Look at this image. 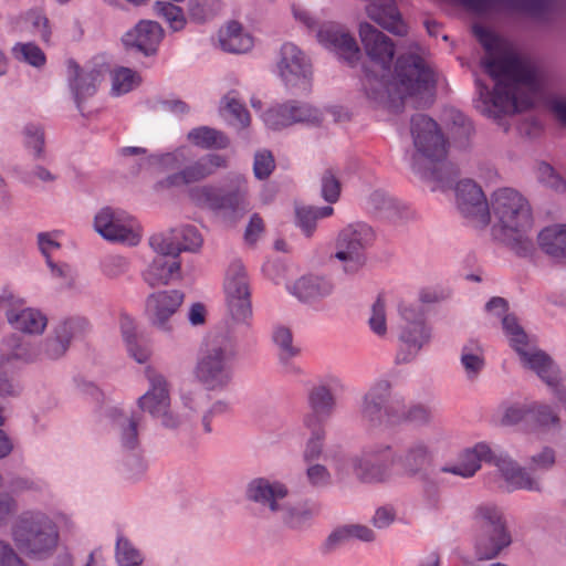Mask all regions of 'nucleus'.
I'll list each match as a JSON object with an SVG mask.
<instances>
[{"label":"nucleus","mask_w":566,"mask_h":566,"mask_svg":"<svg viewBox=\"0 0 566 566\" xmlns=\"http://www.w3.org/2000/svg\"><path fill=\"white\" fill-rule=\"evenodd\" d=\"M219 42L223 51L229 53H245L253 46V39L243 32L241 23L230 21L227 27L220 30Z\"/></svg>","instance_id":"36"},{"label":"nucleus","mask_w":566,"mask_h":566,"mask_svg":"<svg viewBox=\"0 0 566 566\" xmlns=\"http://www.w3.org/2000/svg\"><path fill=\"white\" fill-rule=\"evenodd\" d=\"M280 55L279 74L286 87L307 91L311 84L312 65L304 52L295 44L287 42L281 46Z\"/></svg>","instance_id":"18"},{"label":"nucleus","mask_w":566,"mask_h":566,"mask_svg":"<svg viewBox=\"0 0 566 566\" xmlns=\"http://www.w3.org/2000/svg\"><path fill=\"white\" fill-rule=\"evenodd\" d=\"M150 248L157 253L166 258L178 259L180 249L177 243L165 238L163 234H154L149 239Z\"/></svg>","instance_id":"60"},{"label":"nucleus","mask_w":566,"mask_h":566,"mask_svg":"<svg viewBox=\"0 0 566 566\" xmlns=\"http://www.w3.org/2000/svg\"><path fill=\"white\" fill-rule=\"evenodd\" d=\"M486 73L494 80L514 81L530 84L534 81L533 70L513 52H505L499 57H490L484 62Z\"/></svg>","instance_id":"28"},{"label":"nucleus","mask_w":566,"mask_h":566,"mask_svg":"<svg viewBox=\"0 0 566 566\" xmlns=\"http://www.w3.org/2000/svg\"><path fill=\"white\" fill-rule=\"evenodd\" d=\"M23 145L32 151L34 159H43L45 156V134L42 126L29 123L23 128Z\"/></svg>","instance_id":"47"},{"label":"nucleus","mask_w":566,"mask_h":566,"mask_svg":"<svg viewBox=\"0 0 566 566\" xmlns=\"http://www.w3.org/2000/svg\"><path fill=\"white\" fill-rule=\"evenodd\" d=\"M318 42L326 49L335 52L349 66L356 65L360 50L355 38L340 25L335 23L323 24L317 32Z\"/></svg>","instance_id":"27"},{"label":"nucleus","mask_w":566,"mask_h":566,"mask_svg":"<svg viewBox=\"0 0 566 566\" xmlns=\"http://www.w3.org/2000/svg\"><path fill=\"white\" fill-rule=\"evenodd\" d=\"M115 556L119 566H138L142 563L140 553L122 536L117 538Z\"/></svg>","instance_id":"53"},{"label":"nucleus","mask_w":566,"mask_h":566,"mask_svg":"<svg viewBox=\"0 0 566 566\" xmlns=\"http://www.w3.org/2000/svg\"><path fill=\"white\" fill-rule=\"evenodd\" d=\"M528 407L511 406L506 408L502 417V424L515 426L520 424L523 430H527Z\"/></svg>","instance_id":"64"},{"label":"nucleus","mask_w":566,"mask_h":566,"mask_svg":"<svg viewBox=\"0 0 566 566\" xmlns=\"http://www.w3.org/2000/svg\"><path fill=\"white\" fill-rule=\"evenodd\" d=\"M227 159L218 154H207L195 163L186 166L182 171L186 182L192 184L211 176L218 168H226Z\"/></svg>","instance_id":"39"},{"label":"nucleus","mask_w":566,"mask_h":566,"mask_svg":"<svg viewBox=\"0 0 566 566\" xmlns=\"http://www.w3.org/2000/svg\"><path fill=\"white\" fill-rule=\"evenodd\" d=\"M13 57L22 63L33 67H43L46 63V56L42 49L33 42H18L12 48Z\"/></svg>","instance_id":"45"},{"label":"nucleus","mask_w":566,"mask_h":566,"mask_svg":"<svg viewBox=\"0 0 566 566\" xmlns=\"http://www.w3.org/2000/svg\"><path fill=\"white\" fill-rule=\"evenodd\" d=\"M461 364L469 379H474L485 366L483 349L478 340L469 339L461 349Z\"/></svg>","instance_id":"42"},{"label":"nucleus","mask_w":566,"mask_h":566,"mask_svg":"<svg viewBox=\"0 0 566 566\" xmlns=\"http://www.w3.org/2000/svg\"><path fill=\"white\" fill-rule=\"evenodd\" d=\"M293 336L289 328L277 327L273 333V342L281 349V358L289 359L297 354V349L292 345Z\"/></svg>","instance_id":"61"},{"label":"nucleus","mask_w":566,"mask_h":566,"mask_svg":"<svg viewBox=\"0 0 566 566\" xmlns=\"http://www.w3.org/2000/svg\"><path fill=\"white\" fill-rule=\"evenodd\" d=\"M333 212L334 209L331 206L314 207L295 205L294 223L305 237L311 238L316 230L317 221L332 216Z\"/></svg>","instance_id":"37"},{"label":"nucleus","mask_w":566,"mask_h":566,"mask_svg":"<svg viewBox=\"0 0 566 566\" xmlns=\"http://www.w3.org/2000/svg\"><path fill=\"white\" fill-rule=\"evenodd\" d=\"M307 403L310 412L304 415L303 424L325 427L336 406L331 389L325 385L313 387L308 392Z\"/></svg>","instance_id":"30"},{"label":"nucleus","mask_w":566,"mask_h":566,"mask_svg":"<svg viewBox=\"0 0 566 566\" xmlns=\"http://www.w3.org/2000/svg\"><path fill=\"white\" fill-rule=\"evenodd\" d=\"M395 463V452L391 446L386 443L367 446L360 454L352 458V468L356 479L366 484L390 481Z\"/></svg>","instance_id":"9"},{"label":"nucleus","mask_w":566,"mask_h":566,"mask_svg":"<svg viewBox=\"0 0 566 566\" xmlns=\"http://www.w3.org/2000/svg\"><path fill=\"white\" fill-rule=\"evenodd\" d=\"M387 411L391 416V424L402 421H409L415 424H427L432 417L431 410L421 403L413 405L406 409L401 397H398L397 406H390Z\"/></svg>","instance_id":"40"},{"label":"nucleus","mask_w":566,"mask_h":566,"mask_svg":"<svg viewBox=\"0 0 566 566\" xmlns=\"http://www.w3.org/2000/svg\"><path fill=\"white\" fill-rule=\"evenodd\" d=\"M392 75L405 98L434 84L432 71L420 55L413 53L398 56Z\"/></svg>","instance_id":"14"},{"label":"nucleus","mask_w":566,"mask_h":566,"mask_svg":"<svg viewBox=\"0 0 566 566\" xmlns=\"http://www.w3.org/2000/svg\"><path fill=\"white\" fill-rule=\"evenodd\" d=\"M184 298L185 294L179 290H165L149 294L146 300V314L150 324L161 332H171L170 319L181 306Z\"/></svg>","instance_id":"22"},{"label":"nucleus","mask_w":566,"mask_h":566,"mask_svg":"<svg viewBox=\"0 0 566 566\" xmlns=\"http://www.w3.org/2000/svg\"><path fill=\"white\" fill-rule=\"evenodd\" d=\"M223 102L226 103L223 109L228 112L242 127L250 124V114L244 104L238 99L235 91L229 92L223 97Z\"/></svg>","instance_id":"55"},{"label":"nucleus","mask_w":566,"mask_h":566,"mask_svg":"<svg viewBox=\"0 0 566 566\" xmlns=\"http://www.w3.org/2000/svg\"><path fill=\"white\" fill-rule=\"evenodd\" d=\"M370 329L378 336H382L387 332L385 302L378 296L371 306V315L368 319Z\"/></svg>","instance_id":"59"},{"label":"nucleus","mask_w":566,"mask_h":566,"mask_svg":"<svg viewBox=\"0 0 566 566\" xmlns=\"http://www.w3.org/2000/svg\"><path fill=\"white\" fill-rule=\"evenodd\" d=\"M502 326L510 339L511 347L518 354L524 366L532 369L549 387L559 401L566 406V388L559 386V369L554 360L543 350L528 353L525 347L528 337L514 314H505L502 318Z\"/></svg>","instance_id":"4"},{"label":"nucleus","mask_w":566,"mask_h":566,"mask_svg":"<svg viewBox=\"0 0 566 566\" xmlns=\"http://www.w3.org/2000/svg\"><path fill=\"white\" fill-rule=\"evenodd\" d=\"M399 314L405 322L403 325H427L424 321V312L420 304L401 302L399 304Z\"/></svg>","instance_id":"62"},{"label":"nucleus","mask_w":566,"mask_h":566,"mask_svg":"<svg viewBox=\"0 0 566 566\" xmlns=\"http://www.w3.org/2000/svg\"><path fill=\"white\" fill-rule=\"evenodd\" d=\"M481 461L494 464L501 472L506 482L509 491L526 490L531 492H541L542 485L539 478L533 475L535 471H547L555 463V451L545 447L539 453L531 457V464L527 471L521 467L505 452H495L484 442L476 443L472 450L465 453V460L461 463L443 467L442 472L452 473L462 478H471L481 468Z\"/></svg>","instance_id":"1"},{"label":"nucleus","mask_w":566,"mask_h":566,"mask_svg":"<svg viewBox=\"0 0 566 566\" xmlns=\"http://www.w3.org/2000/svg\"><path fill=\"white\" fill-rule=\"evenodd\" d=\"M306 479L310 485L316 489H324L332 484V474L328 469L316 462L308 464Z\"/></svg>","instance_id":"58"},{"label":"nucleus","mask_w":566,"mask_h":566,"mask_svg":"<svg viewBox=\"0 0 566 566\" xmlns=\"http://www.w3.org/2000/svg\"><path fill=\"white\" fill-rule=\"evenodd\" d=\"M340 181L333 169H326L321 178V195L329 203H335L340 195Z\"/></svg>","instance_id":"54"},{"label":"nucleus","mask_w":566,"mask_h":566,"mask_svg":"<svg viewBox=\"0 0 566 566\" xmlns=\"http://www.w3.org/2000/svg\"><path fill=\"white\" fill-rule=\"evenodd\" d=\"M140 422V416L130 415L119 423V441L123 450L135 451L139 447L138 440V426Z\"/></svg>","instance_id":"48"},{"label":"nucleus","mask_w":566,"mask_h":566,"mask_svg":"<svg viewBox=\"0 0 566 566\" xmlns=\"http://www.w3.org/2000/svg\"><path fill=\"white\" fill-rule=\"evenodd\" d=\"M491 209L499 220L502 240L517 255H532L535 248L528 233L533 217L527 200L512 188H502L493 192Z\"/></svg>","instance_id":"2"},{"label":"nucleus","mask_w":566,"mask_h":566,"mask_svg":"<svg viewBox=\"0 0 566 566\" xmlns=\"http://www.w3.org/2000/svg\"><path fill=\"white\" fill-rule=\"evenodd\" d=\"M161 38L159 23L142 20L122 36V43L128 57H149L157 53Z\"/></svg>","instance_id":"20"},{"label":"nucleus","mask_w":566,"mask_h":566,"mask_svg":"<svg viewBox=\"0 0 566 566\" xmlns=\"http://www.w3.org/2000/svg\"><path fill=\"white\" fill-rule=\"evenodd\" d=\"M431 339V328L427 325H402L399 335L401 346L396 355L397 364L410 363Z\"/></svg>","instance_id":"31"},{"label":"nucleus","mask_w":566,"mask_h":566,"mask_svg":"<svg viewBox=\"0 0 566 566\" xmlns=\"http://www.w3.org/2000/svg\"><path fill=\"white\" fill-rule=\"evenodd\" d=\"M180 276V261L178 259L156 255L143 273L144 281L150 286L167 285L171 280Z\"/></svg>","instance_id":"34"},{"label":"nucleus","mask_w":566,"mask_h":566,"mask_svg":"<svg viewBox=\"0 0 566 566\" xmlns=\"http://www.w3.org/2000/svg\"><path fill=\"white\" fill-rule=\"evenodd\" d=\"M559 423L558 415L547 405H532L528 407V421L526 431H537Z\"/></svg>","instance_id":"43"},{"label":"nucleus","mask_w":566,"mask_h":566,"mask_svg":"<svg viewBox=\"0 0 566 566\" xmlns=\"http://www.w3.org/2000/svg\"><path fill=\"white\" fill-rule=\"evenodd\" d=\"M359 38L370 60L368 65L388 73L395 56L394 41L368 22L359 24Z\"/></svg>","instance_id":"21"},{"label":"nucleus","mask_w":566,"mask_h":566,"mask_svg":"<svg viewBox=\"0 0 566 566\" xmlns=\"http://www.w3.org/2000/svg\"><path fill=\"white\" fill-rule=\"evenodd\" d=\"M539 248L553 258H566V224L544 228L537 235Z\"/></svg>","instance_id":"38"},{"label":"nucleus","mask_w":566,"mask_h":566,"mask_svg":"<svg viewBox=\"0 0 566 566\" xmlns=\"http://www.w3.org/2000/svg\"><path fill=\"white\" fill-rule=\"evenodd\" d=\"M289 494L290 491L284 483L270 482L265 478L251 480L245 490L249 501L266 506L273 513H280L281 521L286 527L303 530L310 525L315 512L308 501L293 504L286 500Z\"/></svg>","instance_id":"3"},{"label":"nucleus","mask_w":566,"mask_h":566,"mask_svg":"<svg viewBox=\"0 0 566 566\" xmlns=\"http://www.w3.org/2000/svg\"><path fill=\"white\" fill-rule=\"evenodd\" d=\"M458 209L465 218L485 227L490 222V208L482 188L472 179L457 182L454 188Z\"/></svg>","instance_id":"24"},{"label":"nucleus","mask_w":566,"mask_h":566,"mask_svg":"<svg viewBox=\"0 0 566 566\" xmlns=\"http://www.w3.org/2000/svg\"><path fill=\"white\" fill-rule=\"evenodd\" d=\"M459 175L460 170L458 166L450 161L440 163L430 171L431 179L440 184L443 189L455 188Z\"/></svg>","instance_id":"50"},{"label":"nucleus","mask_w":566,"mask_h":566,"mask_svg":"<svg viewBox=\"0 0 566 566\" xmlns=\"http://www.w3.org/2000/svg\"><path fill=\"white\" fill-rule=\"evenodd\" d=\"M17 547L25 555L44 559L51 556L59 542L55 523L42 513H27L12 527Z\"/></svg>","instance_id":"5"},{"label":"nucleus","mask_w":566,"mask_h":566,"mask_svg":"<svg viewBox=\"0 0 566 566\" xmlns=\"http://www.w3.org/2000/svg\"><path fill=\"white\" fill-rule=\"evenodd\" d=\"M136 78H139L136 72L128 67H119L113 75L112 90L117 95L128 93L133 90Z\"/></svg>","instance_id":"57"},{"label":"nucleus","mask_w":566,"mask_h":566,"mask_svg":"<svg viewBox=\"0 0 566 566\" xmlns=\"http://www.w3.org/2000/svg\"><path fill=\"white\" fill-rule=\"evenodd\" d=\"M188 139L203 149H226L230 145V139L223 132L209 126L192 128L188 133Z\"/></svg>","instance_id":"41"},{"label":"nucleus","mask_w":566,"mask_h":566,"mask_svg":"<svg viewBox=\"0 0 566 566\" xmlns=\"http://www.w3.org/2000/svg\"><path fill=\"white\" fill-rule=\"evenodd\" d=\"M480 88V95L484 98V104L489 115H493L495 118H500L502 115L510 113H517L532 107V101L526 97L523 101H518L515 95V86L504 80L495 81L493 91L490 93L489 87L476 81Z\"/></svg>","instance_id":"19"},{"label":"nucleus","mask_w":566,"mask_h":566,"mask_svg":"<svg viewBox=\"0 0 566 566\" xmlns=\"http://www.w3.org/2000/svg\"><path fill=\"white\" fill-rule=\"evenodd\" d=\"M396 463L401 475L407 478H419L426 486L427 492H434L437 486L430 480V468L433 462V452L430 447L421 440L408 444L401 453L395 452Z\"/></svg>","instance_id":"16"},{"label":"nucleus","mask_w":566,"mask_h":566,"mask_svg":"<svg viewBox=\"0 0 566 566\" xmlns=\"http://www.w3.org/2000/svg\"><path fill=\"white\" fill-rule=\"evenodd\" d=\"M175 239H181V241L177 242L180 253L182 251L197 252L202 245V237L200 232L195 226L190 224L181 227L175 235Z\"/></svg>","instance_id":"52"},{"label":"nucleus","mask_w":566,"mask_h":566,"mask_svg":"<svg viewBox=\"0 0 566 566\" xmlns=\"http://www.w3.org/2000/svg\"><path fill=\"white\" fill-rule=\"evenodd\" d=\"M224 293L232 319L245 324L250 329L249 319L252 318L250 281L240 260L232 261L227 270Z\"/></svg>","instance_id":"11"},{"label":"nucleus","mask_w":566,"mask_h":566,"mask_svg":"<svg viewBox=\"0 0 566 566\" xmlns=\"http://www.w3.org/2000/svg\"><path fill=\"white\" fill-rule=\"evenodd\" d=\"M334 284L323 275H303L290 287V292L301 302H315L332 294Z\"/></svg>","instance_id":"33"},{"label":"nucleus","mask_w":566,"mask_h":566,"mask_svg":"<svg viewBox=\"0 0 566 566\" xmlns=\"http://www.w3.org/2000/svg\"><path fill=\"white\" fill-rule=\"evenodd\" d=\"M188 195L197 207L212 211L229 224L235 223L249 211L245 192L238 187L227 190L213 185L195 186Z\"/></svg>","instance_id":"7"},{"label":"nucleus","mask_w":566,"mask_h":566,"mask_svg":"<svg viewBox=\"0 0 566 566\" xmlns=\"http://www.w3.org/2000/svg\"><path fill=\"white\" fill-rule=\"evenodd\" d=\"M220 10L219 0H189L188 14L197 23L212 19Z\"/></svg>","instance_id":"49"},{"label":"nucleus","mask_w":566,"mask_h":566,"mask_svg":"<svg viewBox=\"0 0 566 566\" xmlns=\"http://www.w3.org/2000/svg\"><path fill=\"white\" fill-rule=\"evenodd\" d=\"M391 386L387 380L375 384L364 396L360 413L364 420L371 426H379L385 419L391 423V416L387 411L390 406H397L398 397H391Z\"/></svg>","instance_id":"26"},{"label":"nucleus","mask_w":566,"mask_h":566,"mask_svg":"<svg viewBox=\"0 0 566 566\" xmlns=\"http://www.w3.org/2000/svg\"><path fill=\"white\" fill-rule=\"evenodd\" d=\"M473 32L480 44L489 54H493L500 50L501 39L495 32L481 25H475Z\"/></svg>","instance_id":"63"},{"label":"nucleus","mask_w":566,"mask_h":566,"mask_svg":"<svg viewBox=\"0 0 566 566\" xmlns=\"http://www.w3.org/2000/svg\"><path fill=\"white\" fill-rule=\"evenodd\" d=\"M234 348L226 336L214 337L199 358L195 374L208 389L226 387L232 378L231 360Z\"/></svg>","instance_id":"8"},{"label":"nucleus","mask_w":566,"mask_h":566,"mask_svg":"<svg viewBox=\"0 0 566 566\" xmlns=\"http://www.w3.org/2000/svg\"><path fill=\"white\" fill-rule=\"evenodd\" d=\"M465 8L485 13L503 6L509 10L542 17L551 10V0H459Z\"/></svg>","instance_id":"29"},{"label":"nucleus","mask_w":566,"mask_h":566,"mask_svg":"<svg viewBox=\"0 0 566 566\" xmlns=\"http://www.w3.org/2000/svg\"><path fill=\"white\" fill-rule=\"evenodd\" d=\"M169 394L167 381L161 375L150 378V388L138 398V406L154 418H161V424L168 429H175L179 424L177 416L169 411Z\"/></svg>","instance_id":"23"},{"label":"nucleus","mask_w":566,"mask_h":566,"mask_svg":"<svg viewBox=\"0 0 566 566\" xmlns=\"http://www.w3.org/2000/svg\"><path fill=\"white\" fill-rule=\"evenodd\" d=\"M275 169V160L270 150L256 151L254 155L253 174L256 179L265 180Z\"/></svg>","instance_id":"56"},{"label":"nucleus","mask_w":566,"mask_h":566,"mask_svg":"<svg viewBox=\"0 0 566 566\" xmlns=\"http://www.w3.org/2000/svg\"><path fill=\"white\" fill-rule=\"evenodd\" d=\"M536 174L538 181L544 186L553 189L556 192L566 191L565 179L549 164L545 161L539 163Z\"/></svg>","instance_id":"51"},{"label":"nucleus","mask_w":566,"mask_h":566,"mask_svg":"<svg viewBox=\"0 0 566 566\" xmlns=\"http://www.w3.org/2000/svg\"><path fill=\"white\" fill-rule=\"evenodd\" d=\"M94 229L105 240L135 247L140 242L139 226L122 209L102 208L94 217Z\"/></svg>","instance_id":"13"},{"label":"nucleus","mask_w":566,"mask_h":566,"mask_svg":"<svg viewBox=\"0 0 566 566\" xmlns=\"http://www.w3.org/2000/svg\"><path fill=\"white\" fill-rule=\"evenodd\" d=\"M70 88L72 91L76 107L82 112V104L96 93L99 72L91 70L85 72L73 61H69Z\"/></svg>","instance_id":"32"},{"label":"nucleus","mask_w":566,"mask_h":566,"mask_svg":"<svg viewBox=\"0 0 566 566\" xmlns=\"http://www.w3.org/2000/svg\"><path fill=\"white\" fill-rule=\"evenodd\" d=\"M319 112L306 103L289 101L269 108L263 120L265 125L274 130H279L297 123L319 122Z\"/></svg>","instance_id":"25"},{"label":"nucleus","mask_w":566,"mask_h":566,"mask_svg":"<svg viewBox=\"0 0 566 566\" xmlns=\"http://www.w3.org/2000/svg\"><path fill=\"white\" fill-rule=\"evenodd\" d=\"M410 130L419 154L431 163L446 158V139L436 120L426 114H415L410 120Z\"/></svg>","instance_id":"15"},{"label":"nucleus","mask_w":566,"mask_h":566,"mask_svg":"<svg viewBox=\"0 0 566 566\" xmlns=\"http://www.w3.org/2000/svg\"><path fill=\"white\" fill-rule=\"evenodd\" d=\"M363 71V88L368 99L389 107L402 106L405 95L394 80L391 70L385 73L379 69L364 64Z\"/></svg>","instance_id":"17"},{"label":"nucleus","mask_w":566,"mask_h":566,"mask_svg":"<svg viewBox=\"0 0 566 566\" xmlns=\"http://www.w3.org/2000/svg\"><path fill=\"white\" fill-rule=\"evenodd\" d=\"M85 321L81 318H67L62 321L55 328L52 337L45 338L41 343L40 350L27 345L19 344L12 352V356L27 363L35 361L40 355L49 359H59L62 357L72 338L84 327Z\"/></svg>","instance_id":"12"},{"label":"nucleus","mask_w":566,"mask_h":566,"mask_svg":"<svg viewBox=\"0 0 566 566\" xmlns=\"http://www.w3.org/2000/svg\"><path fill=\"white\" fill-rule=\"evenodd\" d=\"M305 428L311 431V436L305 443L302 458L305 463L311 464L323 457L326 430L322 426H305Z\"/></svg>","instance_id":"44"},{"label":"nucleus","mask_w":566,"mask_h":566,"mask_svg":"<svg viewBox=\"0 0 566 566\" xmlns=\"http://www.w3.org/2000/svg\"><path fill=\"white\" fill-rule=\"evenodd\" d=\"M375 234L367 223H350L340 230L336 240L335 258L344 263L346 273H356L366 264V249L374 242Z\"/></svg>","instance_id":"10"},{"label":"nucleus","mask_w":566,"mask_h":566,"mask_svg":"<svg viewBox=\"0 0 566 566\" xmlns=\"http://www.w3.org/2000/svg\"><path fill=\"white\" fill-rule=\"evenodd\" d=\"M122 333L126 343L128 354L139 364H144L149 358L150 352L147 346L140 345L134 332L133 324L128 317L122 319Z\"/></svg>","instance_id":"46"},{"label":"nucleus","mask_w":566,"mask_h":566,"mask_svg":"<svg viewBox=\"0 0 566 566\" xmlns=\"http://www.w3.org/2000/svg\"><path fill=\"white\" fill-rule=\"evenodd\" d=\"M474 520L478 526L474 546L478 560L493 559L512 544L511 533L497 506L492 504L478 506Z\"/></svg>","instance_id":"6"},{"label":"nucleus","mask_w":566,"mask_h":566,"mask_svg":"<svg viewBox=\"0 0 566 566\" xmlns=\"http://www.w3.org/2000/svg\"><path fill=\"white\" fill-rule=\"evenodd\" d=\"M6 316L14 329L25 334H42L48 324L46 316L31 307L20 312L9 310Z\"/></svg>","instance_id":"35"}]
</instances>
